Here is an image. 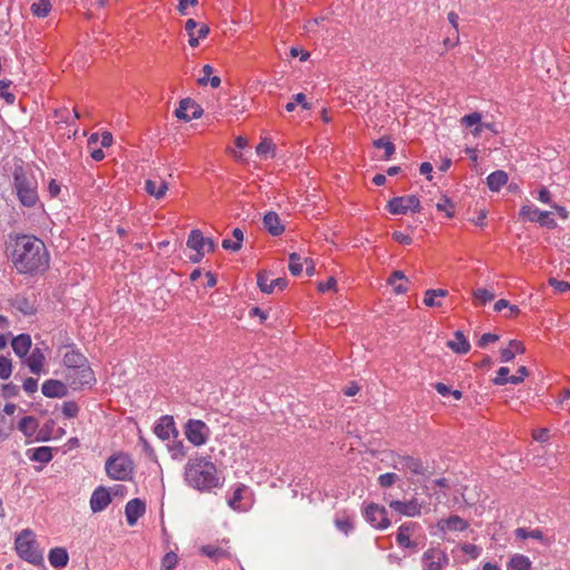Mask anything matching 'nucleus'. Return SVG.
Returning a JSON list of instances; mask_svg holds the SVG:
<instances>
[{
	"label": "nucleus",
	"mask_w": 570,
	"mask_h": 570,
	"mask_svg": "<svg viewBox=\"0 0 570 570\" xmlns=\"http://www.w3.org/2000/svg\"><path fill=\"white\" fill-rule=\"evenodd\" d=\"M18 428L26 436H32L38 429V421L33 416H24L20 420Z\"/></svg>",
	"instance_id": "obj_37"
},
{
	"label": "nucleus",
	"mask_w": 570,
	"mask_h": 570,
	"mask_svg": "<svg viewBox=\"0 0 570 570\" xmlns=\"http://www.w3.org/2000/svg\"><path fill=\"white\" fill-rule=\"evenodd\" d=\"M397 480H399L397 474L387 472V473L381 474L377 479V482L382 488H389V487H392Z\"/></svg>",
	"instance_id": "obj_49"
},
{
	"label": "nucleus",
	"mask_w": 570,
	"mask_h": 570,
	"mask_svg": "<svg viewBox=\"0 0 570 570\" xmlns=\"http://www.w3.org/2000/svg\"><path fill=\"white\" fill-rule=\"evenodd\" d=\"M548 283L556 289L558 293H566L570 291V284L566 281H559L554 277H550Z\"/></svg>",
	"instance_id": "obj_53"
},
{
	"label": "nucleus",
	"mask_w": 570,
	"mask_h": 570,
	"mask_svg": "<svg viewBox=\"0 0 570 570\" xmlns=\"http://www.w3.org/2000/svg\"><path fill=\"white\" fill-rule=\"evenodd\" d=\"M289 272L293 276H299L303 272V265L301 263V256L297 253H292L289 255Z\"/></svg>",
	"instance_id": "obj_42"
},
{
	"label": "nucleus",
	"mask_w": 570,
	"mask_h": 570,
	"mask_svg": "<svg viewBox=\"0 0 570 570\" xmlns=\"http://www.w3.org/2000/svg\"><path fill=\"white\" fill-rule=\"evenodd\" d=\"M508 174L499 169L487 177V185L491 191H499L508 183Z\"/></svg>",
	"instance_id": "obj_30"
},
{
	"label": "nucleus",
	"mask_w": 570,
	"mask_h": 570,
	"mask_svg": "<svg viewBox=\"0 0 570 570\" xmlns=\"http://www.w3.org/2000/svg\"><path fill=\"white\" fill-rule=\"evenodd\" d=\"M514 533L518 539L525 540L531 538L542 543H548L547 538L544 537L543 532L540 529L528 530L525 528H518L515 529Z\"/></svg>",
	"instance_id": "obj_33"
},
{
	"label": "nucleus",
	"mask_w": 570,
	"mask_h": 570,
	"mask_svg": "<svg viewBox=\"0 0 570 570\" xmlns=\"http://www.w3.org/2000/svg\"><path fill=\"white\" fill-rule=\"evenodd\" d=\"M30 10L35 16L45 18L51 10V2L50 0H38L31 4Z\"/></svg>",
	"instance_id": "obj_38"
},
{
	"label": "nucleus",
	"mask_w": 570,
	"mask_h": 570,
	"mask_svg": "<svg viewBox=\"0 0 570 570\" xmlns=\"http://www.w3.org/2000/svg\"><path fill=\"white\" fill-rule=\"evenodd\" d=\"M448 563L449 557L440 548H430L422 556L423 570H442Z\"/></svg>",
	"instance_id": "obj_10"
},
{
	"label": "nucleus",
	"mask_w": 570,
	"mask_h": 570,
	"mask_svg": "<svg viewBox=\"0 0 570 570\" xmlns=\"http://www.w3.org/2000/svg\"><path fill=\"white\" fill-rule=\"evenodd\" d=\"M461 550L464 553L469 554L472 559H476L481 553V549L478 546L472 544V543L461 544Z\"/></svg>",
	"instance_id": "obj_55"
},
{
	"label": "nucleus",
	"mask_w": 570,
	"mask_h": 570,
	"mask_svg": "<svg viewBox=\"0 0 570 570\" xmlns=\"http://www.w3.org/2000/svg\"><path fill=\"white\" fill-rule=\"evenodd\" d=\"M419 529L420 524L417 522L409 521L401 524L395 538L399 547L411 549L412 551H417L419 543L415 540H411V537Z\"/></svg>",
	"instance_id": "obj_11"
},
{
	"label": "nucleus",
	"mask_w": 570,
	"mask_h": 570,
	"mask_svg": "<svg viewBox=\"0 0 570 570\" xmlns=\"http://www.w3.org/2000/svg\"><path fill=\"white\" fill-rule=\"evenodd\" d=\"M335 525L340 531H342L345 534H348V532L353 529L352 520L348 517L336 518Z\"/></svg>",
	"instance_id": "obj_52"
},
{
	"label": "nucleus",
	"mask_w": 570,
	"mask_h": 570,
	"mask_svg": "<svg viewBox=\"0 0 570 570\" xmlns=\"http://www.w3.org/2000/svg\"><path fill=\"white\" fill-rule=\"evenodd\" d=\"M16 551L18 556L35 566H39L43 562V553L39 548L36 539V534L30 529L22 530L16 538L14 541Z\"/></svg>",
	"instance_id": "obj_4"
},
{
	"label": "nucleus",
	"mask_w": 570,
	"mask_h": 570,
	"mask_svg": "<svg viewBox=\"0 0 570 570\" xmlns=\"http://www.w3.org/2000/svg\"><path fill=\"white\" fill-rule=\"evenodd\" d=\"M384 501L387 502L392 511L400 515L414 518L421 514L422 503H420L416 498H412L407 501H401L390 499L387 495H385Z\"/></svg>",
	"instance_id": "obj_9"
},
{
	"label": "nucleus",
	"mask_w": 570,
	"mask_h": 570,
	"mask_svg": "<svg viewBox=\"0 0 570 570\" xmlns=\"http://www.w3.org/2000/svg\"><path fill=\"white\" fill-rule=\"evenodd\" d=\"M178 563V557L175 552H167L161 559L160 570H173Z\"/></svg>",
	"instance_id": "obj_44"
},
{
	"label": "nucleus",
	"mask_w": 570,
	"mask_h": 570,
	"mask_svg": "<svg viewBox=\"0 0 570 570\" xmlns=\"http://www.w3.org/2000/svg\"><path fill=\"white\" fill-rule=\"evenodd\" d=\"M198 23L194 19H188L185 23V30L189 36L188 43L190 47H197L199 45V39H204L209 33V27L207 24H200L197 35H195V27Z\"/></svg>",
	"instance_id": "obj_20"
},
{
	"label": "nucleus",
	"mask_w": 570,
	"mask_h": 570,
	"mask_svg": "<svg viewBox=\"0 0 570 570\" xmlns=\"http://www.w3.org/2000/svg\"><path fill=\"white\" fill-rule=\"evenodd\" d=\"M393 468L399 471H410L415 475H424L426 471V466H424L423 462L410 455H399L393 461Z\"/></svg>",
	"instance_id": "obj_13"
},
{
	"label": "nucleus",
	"mask_w": 570,
	"mask_h": 570,
	"mask_svg": "<svg viewBox=\"0 0 570 570\" xmlns=\"http://www.w3.org/2000/svg\"><path fill=\"white\" fill-rule=\"evenodd\" d=\"M537 223H539L542 227L551 229L557 227V223L553 218L550 217L549 212H541L540 218L537 220Z\"/></svg>",
	"instance_id": "obj_54"
},
{
	"label": "nucleus",
	"mask_w": 570,
	"mask_h": 570,
	"mask_svg": "<svg viewBox=\"0 0 570 570\" xmlns=\"http://www.w3.org/2000/svg\"><path fill=\"white\" fill-rule=\"evenodd\" d=\"M175 115L180 120L190 121L200 118L203 109L193 99L185 98L180 100L179 107L175 110Z\"/></svg>",
	"instance_id": "obj_14"
},
{
	"label": "nucleus",
	"mask_w": 570,
	"mask_h": 570,
	"mask_svg": "<svg viewBox=\"0 0 570 570\" xmlns=\"http://www.w3.org/2000/svg\"><path fill=\"white\" fill-rule=\"evenodd\" d=\"M540 213L541 210H539L537 207L523 205L519 212V216L522 220L537 223V220L540 218Z\"/></svg>",
	"instance_id": "obj_39"
},
{
	"label": "nucleus",
	"mask_w": 570,
	"mask_h": 570,
	"mask_svg": "<svg viewBox=\"0 0 570 570\" xmlns=\"http://www.w3.org/2000/svg\"><path fill=\"white\" fill-rule=\"evenodd\" d=\"M11 347L14 352V354L23 360V357H26L29 352L31 351V347H32V340H31V336L29 334H19L18 336L13 337L12 341H11Z\"/></svg>",
	"instance_id": "obj_23"
},
{
	"label": "nucleus",
	"mask_w": 570,
	"mask_h": 570,
	"mask_svg": "<svg viewBox=\"0 0 570 570\" xmlns=\"http://www.w3.org/2000/svg\"><path fill=\"white\" fill-rule=\"evenodd\" d=\"M154 433L161 440H168L170 435H177L174 417L170 415L161 416L154 428Z\"/></svg>",
	"instance_id": "obj_17"
},
{
	"label": "nucleus",
	"mask_w": 570,
	"mask_h": 570,
	"mask_svg": "<svg viewBox=\"0 0 570 570\" xmlns=\"http://www.w3.org/2000/svg\"><path fill=\"white\" fill-rule=\"evenodd\" d=\"M454 338L455 340L449 341L446 343L448 347L451 348L454 353L466 354L470 351L471 345L464 334L461 331H456L454 333Z\"/></svg>",
	"instance_id": "obj_28"
},
{
	"label": "nucleus",
	"mask_w": 570,
	"mask_h": 570,
	"mask_svg": "<svg viewBox=\"0 0 570 570\" xmlns=\"http://www.w3.org/2000/svg\"><path fill=\"white\" fill-rule=\"evenodd\" d=\"M525 347L522 342L512 340L509 342V346L507 348L501 350V361L502 362H511L515 353H523Z\"/></svg>",
	"instance_id": "obj_31"
},
{
	"label": "nucleus",
	"mask_w": 570,
	"mask_h": 570,
	"mask_svg": "<svg viewBox=\"0 0 570 570\" xmlns=\"http://www.w3.org/2000/svg\"><path fill=\"white\" fill-rule=\"evenodd\" d=\"M205 237L199 229H193L187 239V247L195 252H205Z\"/></svg>",
	"instance_id": "obj_32"
},
{
	"label": "nucleus",
	"mask_w": 570,
	"mask_h": 570,
	"mask_svg": "<svg viewBox=\"0 0 570 570\" xmlns=\"http://www.w3.org/2000/svg\"><path fill=\"white\" fill-rule=\"evenodd\" d=\"M173 458H183L186 455L185 446L181 441H177L171 446Z\"/></svg>",
	"instance_id": "obj_60"
},
{
	"label": "nucleus",
	"mask_w": 570,
	"mask_h": 570,
	"mask_svg": "<svg viewBox=\"0 0 570 570\" xmlns=\"http://www.w3.org/2000/svg\"><path fill=\"white\" fill-rule=\"evenodd\" d=\"M365 519L377 529H386L391 524L386 509L376 503H370L365 508Z\"/></svg>",
	"instance_id": "obj_12"
},
{
	"label": "nucleus",
	"mask_w": 570,
	"mask_h": 570,
	"mask_svg": "<svg viewBox=\"0 0 570 570\" xmlns=\"http://www.w3.org/2000/svg\"><path fill=\"white\" fill-rule=\"evenodd\" d=\"M499 340V336L497 334L492 333H484L480 340L478 341V346L484 348L490 343H494Z\"/></svg>",
	"instance_id": "obj_59"
},
{
	"label": "nucleus",
	"mask_w": 570,
	"mask_h": 570,
	"mask_svg": "<svg viewBox=\"0 0 570 570\" xmlns=\"http://www.w3.org/2000/svg\"><path fill=\"white\" fill-rule=\"evenodd\" d=\"M106 472L112 480L125 481L129 479L132 472V462L124 454L110 456L106 461Z\"/></svg>",
	"instance_id": "obj_5"
},
{
	"label": "nucleus",
	"mask_w": 570,
	"mask_h": 570,
	"mask_svg": "<svg viewBox=\"0 0 570 570\" xmlns=\"http://www.w3.org/2000/svg\"><path fill=\"white\" fill-rule=\"evenodd\" d=\"M264 228L273 236H278L285 230L278 215L275 212H267L263 217Z\"/></svg>",
	"instance_id": "obj_24"
},
{
	"label": "nucleus",
	"mask_w": 570,
	"mask_h": 570,
	"mask_svg": "<svg viewBox=\"0 0 570 570\" xmlns=\"http://www.w3.org/2000/svg\"><path fill=\"white\" fill-rule=\"evenodd\" d=\"M145 190L156 199H161L168 190V184L161 178L158 180L147 179L145 181Z\"/></svg>",
	"instance_id": "obj_25"
},
{
	"label": "nucleus",
	"mask_w": 570,
	"mask_h": 570,
	"mask_svg": "<svg viewBox=\"0 0 570 570\" xmlns=\"http://www.w3.org/2000/svg\"><path fill=\"white\" fill-rule=\"evenodd\" d=\"M12 363L6 356H0V379L7 380L11 376Z\"/></svg>",
	"instance_id": "obj_48"
},
{
	"label": "nucleus",
	"mask_w": 570,
	"mask_h": 570,
	"mask_svg": "<svg viewBox=\"0 0 570 570\" xmlns=\"http://www.w3.org/2000/svg\"><path fill=\"white\" fill-rule=\"evenodd\" d=\"M246 490V485L244 484H239L232 498L228 500V505L233 509V510H239V502L242 501L243 499V492Z\"/></svg>",
	"instance_id": "obj_45"
},
{
	"label": "nucleus",
	"mask_w": 570,
	"mask_h": 570,
	"mask_svg": "<svg viewBox=\"0 0 570 570\" xmlns=\"http://www.w3.org/2000/svg\"><path fill=\"white\" fill-rule=\"evenodd\" d=\"M336 287L335 277H330L326 282L318 284V291L324 293L330 289H334Z\"/></svg>",
	"instance_id": "obj_64"
},
{
	"label": "nucleus",
	"mask_w": 570,
	"mask_h": 570,
	"mask_svg": "<svg viewBox=\"0 0 570 570\" xmlns=\"http://www.w3.org/2000/svg\"><path fill=\"white\" fill-rule=\"evenodd\" d=\"M461 122L468 127H471L473 125H479L481 122V114L479 112H472V114H469V115H465L462 119H461Z\"/></svg>",
	"instance_id": "obj_56"
},
{
	"label": "nucleus",
	"mask_w": 570,
	"mask_h": 570,
	"mask_svg": "<svg viewBox=\"0 0 570 570\" xmlns=\"http://www.w3.org/2000/svg\"><path fill=\"white\" fill-rule=\"evenodd\" d=\"M22 389L27 394H33L38 390V380L33 377H27L23 381Z\"/></svg>",
	"instance_id": "obj_57"
},
{
	"label": "nucleus",
	"mask_w": 570,
	"mask_h": 570,
	"mask_svg": "<svg viewBox=\"0 0 570 570\" xmlns=\"http://www.w3.org/2000/svg\"><path fill=\"white\" fill-rule=\"evenodd\" d=\"M185 435L195 446L205 444L208 440L209 428L200 420H188L185 424Z\"/></svg>",
	"instance_id": "obj_7"
},
{
	"label": "nucleus",
	"mask_w": 570,
	"mask_h": 570,
	"mask_svg": "<svg viewBox=\"0 0 570 570\" xmlns=\"http://www.w3.org/2000/svg\"><path fill=\"white\" fill-rule=\"evenodd\" d=\"M453 207H454V205L448 196H443L441 198V200L436 204V209L439 212H445V214L449 218L454 216V213L452 210Z\"/></svg>",
	"instance_id": "obj_46"
},
{
	"label": "nucleus",
	"mask_w": 570,
	"mask_h": 570,
	"mask_svg": "<svg viewBox=\"0 0 570 570\" xmlns=\"http://www.w3.org/2000/svg\"><path fill=\"white\" fill-rule=\"evenodd\" d=\"M45 363L46 356L42 350L38 346L32 348L29 352V354L22 360V364L28 366L30 372L36 375H39L42 372Z\"/></svg>",
	"instance_id": "obj_15"
},
{
	"label": "nucleus",
	"mask_w": 570,
	"mask_h": 570,
	"mask_svg": "<svg viewBox=\"0 0 570 570\" xmlns=\"http://www.w3.org/2000/svg\"><path fill=\"white\" fill-rule=\"evenodd\" d=\"M203 73L204 76L198 79V83L200 86H207L210 75L213 73V67L210 65H205L203 67Z\"/></svg>",
	"instance_id": "obj_62"
},
{
	"label": "nucleus",
	"mask_w": 570,
	"mask_h": 570,
	"mask_svg": "<svg viewBox=\"0 0 570 570\" xmlns=\"http://www.w3.org/2000/svg\"><path fill=\"white\" fill-rule=\"evenodd\" d=\"M274 145L271 140L264 139L256 147V153L261 157H267L268 154H273Z\"/></svg>",
	"instance_id": "obj_50"
},
{
	"label": "nucleus",
	"mask_w": 570,
	"mask_h": 570,
	"mask_svg": "<svg viewBox=\"0 0 570 570\" xmlns=\"http://www.w3.org/2000/svg\"><path fill=\"white\" fill-rule=\"evenodd\" d=\"M11 305H12V307H14L17 311H19L20 313H22L26 316H30L36 313V307H35L33 303L24 295H20V294L16 295L11 299Z\"/></svg>",
	"instance_id": "obj_29"
},
{
	"label": "nucleus",
	"mask_w": 570,
	"mask_h": 570,
	"mask_svg": "<svg viewBox=\"0 0 570 570\" xmlns=\"http://www.w3.org/2000/svg\"><path fill=\"white\" fill-rule=\"evenodd\" d=\"M62 414L68 419H73L79 413V406L73 401H67L62 404Z\"/></svg>",
	"instance_id": "obj_47"
},
{
	"label": "nucleus",
	"mask_w": 570,
	"mask_h": 570,
	"mask_svg": "<svg viewBox=\"0 0 570 570\" xmlns=\"http://www.w3.org/2000/svg\"><path fill=\"white\" fill-rule=\"evenodd\" d=\"M41 392L47 397H63L68 393L66 384L59 380H47L41 386Z\"/></svg>",
	"instance_id": "obj_21"
},
{
	"label": "nucleus",
	"mask_w": 570,
	"mask_h": 570,
	"mask_svg": "<svg viewBox=\"0 0 570 570\" xmlns=\"http://www.w3.org/2000/svg\"><path fill=\"white\" fill-rule=\"evenodd\" d=\"M63 364L68 370L82 368L89 366L87 358L78 351H69L63 355Z\"/></svg>",
	"instance_id": "obj_26"
},
{
	"label": "nucleus",
	"mask_w": 570,
	"mask_h": 570,
	"mask_svg": "<svg viewBox=\"0 0 570 570\" xmlns=\"http://www.w3.org/2000/svg\"><path fill=\"white\" fill-rule=\"evenodd\" d=\"M531 569V561L528 557L523 554H514L509 563H508V570H530Z\"/></svg>",
	"instance_id": "obj_36"
},
{
	"label": "nucleus",
	"mask_w": 570,
	"mask_h": 570,
	"mask_svg": "<svg viewBox=\"0 0 570 570\" xmlns=\"http://www.w3.org/2000/svg\"><path fill=\"white\" fill-rule=\"evenodd\" d=\"M257 285L263 293L271 294L273 293V284H271L268 279V274L265 271H262L257 274Z\"/></svg>",
	"instance_id": "obj_43"
},
{
	"label": "nucleus",
	"mask_w": 570,
	"mask_h": 570,
	"mask_svg": "<svg viewBox=\"0 0 570 570\" xmlns=\"http://www.w3.org/2000/svg\"><path fill=\"white\" fill-rule=\"evenodd\" d=\"M146 512V504L140 499H132L125 507L126 520L129 525H135L140 517Z\"/></svg>",
	"instance_id": "obj_18"
},
{
	"label": "nucleus",
	"mask_w": 570,
	"mask_h": 570,
	"mask_svg": "<svg viewBox=\"0 0 570 570\" xmlns=\"http://www.w3.org/2000/svg\"><path fill=\"white\" fill-rule=\"evenodd\" d=\"M200 551L204 556H206L215 561L227 556V552L224 549H222L219 547L212 546V544L203 546L200 548Z\"/></svg>",
	"instance_id": "obj_40"
},
{
	"label": "nucleus",
	"mask_w": 570,
	"mask_h": 570,
	"mask_svg": "<svg viewBox=\"0 0 570 570\" xmlns=\"http://www.w3.org/2000/svg\"><path fill=\"white\" fill-rule=\"evenodd\" d=\"M421 208L420 199L415 195L394 197L387 204V209L393 215H403L409 210L420 213Z\"/></svg>",
	"instance_id": "obj_6"
},
{
	"label": "nucleus",
	"mask_w": 570,
	"mask_h": 570,
	"mask_svg": "<svg viewBox=\"0 0 570 570\" xmlns=\"http://www.w3.org/2000/svg\"><path fill=\"white\" fill-rule=\"evenodd\" d=\"M197 3H198V0H179V3H178V11H179L183 16H185V14H187V11H186V10H187V8H188L189 6L195 7V6H197Z\"/></svg>",
	"instance_id": "obj_63"
},
{
	"label": "nucleus",
	"mask_w": 570,
	"mask_h": 570,
	"mask_svg": "<svg viewBox=\"0 0 570 570\" xmlns=\"http://www.w3.org/2000/svg\"><path fill=\"white\" fill-rule=\"evenodd\" d=\"M10 258L20 274H37L49 266V254L45 243L36 236H17Z\"/></svg>",
	"instance_id": "obj_1"
},
{
	"label": "nucleus",
	"mask_w": 570,
	"mask_h": 570,
	"mask_svg": "<svg viewBox=\"0 0 570 570\" xmlns=\"http://www.w3.org/2000/svg\"><path fill=\"white\" fill-rule=\"evenodd\" d=\"M393 239L400 244H403V245H410L412 244L413 239L411 236L409 235H405L401 232H394L393 235H392Z\"/></svg>",
	"instance_id": "obj_61"
},
{
	"label": "nucleus",
	"mask_w": 570,
	"mask_h": 570,
	"mask_svg": "<svg viewBox=\"0 0 570 570\" xmlns=\"http://www.w3.org/2000/svg\"><path fill=\"white\" fill-rule=\"evenodd\" d=\"M373 145L377 149L384 150L383 160H389L395 154V146L389 137H381L373 141Z\"/></svg>",
	"instance_id": "obj_34"
},
{
	"label": "nucleus",
	"mask_w": 570,
	"mask_h": 570,
	"mask_svg": "<svg viewBox=\"0 0 570 570\" xmlns=\"http://www.w3.org/2000/svg\"><path fill=\"white\" fill-rule=\"evenodd\" d=\"M48 559L53 568L61 569L68 564L69 556L65 548L57 547L49 551Z\"/></svg>",
	"instance_id": "obj_27"
},
{
	"label": "nucleus",
	"mask_w": 570,
	"mask_h": 570,
	"mask_svg": "<svg viewBox=\"0 0 570 570\" xmlns=\"http://www.w3.org/2000/svg\"><path fill=\"white\" fill-rule=\"evenodd\" d=\"M434 292H426L424 293L423 303L429 307H440L442 306L441 301L438 299L436 296H433Z\"/></svg>",
	"instance_id": "obj_58"
},
{
	"label": "nucleus",
	"mask_w": 570,
	"mask_h": 570,
	"mask_svg": "<svg viewBox=\"0 0 570 570\" xmlns=\"http://www.w3.org/2000/svg\"><path fill=\"white\" fill-rule=\"evenodd\" d=\"M111 502V497L107 488L98 487L91 494L90 509L97 513L105 510Z\"/></svg>",
	"instance_id": "obj_19"
},
{
	"label": "nucleus",
	"mask_w": 570,
	"mask_h": 570,
	"mask_svg": "<svg viewBox=\"0 0 570 570\" xmlns=\"http://www.w3.org/2000/svg\"><path fill=\"white\" fill-rule=\"evenodd\" d=\"M13 184L21 205L33 207L39 202L37 181L33 176L28 175L22 166H16L13 170Z\"/></svg>",
	"instance_id": "obj_3"
},
{
	"label": "nucleus",
	"mask_w": 570,
	"mask_h": 570,
	"mask_svg": "<svg viewBox=\"0 0 570 570\" xmlns=\"http://www.w3.org/2000/svg\"><path fill=\"white\" fill-rule=\"evenodd\" d=\"M20 389L13 383H7L2 385L1 395L4 399H11L19 395Z\"/></svg>",
	"instance_id": "obj_51"
},
{
	"label": "nucleus",
	"mask_w": 570,
	"mask_h": 570,
	"mask_svg": "<svg viewBox=\"0 0 570 570\" xmlns=\"http://www.w3.org/2000/svg\"><path fill=\"white\" fill-rule=\"evenodd\" d=\"M28 452H31L29 450ZM30 460L40 462V463H48L52 459V450L49 446H40L32 450V454L29 455Z\"/></svg>",
	"instance_id": "obj_35"
},
{
	"label": "nucleus",
	"mask_w": 570,
	"mask_h": 570,
	"mask_svg": "<svg viewBox=\"0 0 570 570\" xmlns=\"http://www.w3.org/2000/svg\"><path fill=\"white\" fill-rule=\"evenodd\" d=\"M185 480L191 488L199 491H210L220 487L216 465L205 458H197L187 462Z\"/></svg>",
	"instance_id": "obj_2"
},
{
	"label": "nucleus",
	"mask_w": 570,
	"mask_h": 570,
	"mask_svg": "<svg viewBox=\"0 0 570 570\" xmlns=\"http://www.w3.org/2000/svg\"><path fill=\"white\" fill-rule=\"evenodd\" d=\"M66 381L73 390L82 389L87 385H91L96 379L94 371L90 366H85L82 368L68 370L66 372Z\"/></svg>",
	"instance_id": "obj_8"
},
{
	"label": "nucleus",
	"mask_w": 570,
	"mask_h": 570,
	"mask_svg": "<svg viewBox=\"0 0 570 570\" xmlns=\"http://www.w3.org/2000/svg\"><path fill=\"white\" fill-rule=\"evenodd\" d=\"M509 373L510 370L508 367H500L499 371L497 372V377L493 380V383L495 385H503L507 383L519 384L529 374L528 368L525 366H520L518 368V373H520V376H511L509 375Z\"/></svg>",
	"instance_id": "obj_16"
},
{
	"label": "nucleus",
	"mask_w": 570,
	"mask_h": 570,
	"mask_svg": "<svg viewBox=\"0 0 570 570\" xmlns=\"http://www.w3.org/2000/svg\"><path fill=\"white\" fill-rule=\"evenodd\" d=\"M436 525L442 532L464 531L469 528V522L461 517L453 514L446 519L439 520Z\"/></svg>",
	"instance_id": "obj_22"
},
{
	"label": "nucleus",
	"mask_w": 570,
	"mask_h": 570,
	"mask_svg": "<svg viewBox=\"0 0 570 570\" xmlns=\"http://www.w3.org/2000/svg\"><path fill=\"white\" fill-rule=\"evenodd\" d=\"M474 303L478 305H484L494 298V294L485 288H478L473 293Z\"/></svg>",
	"instance_id": "obj_41"
}]
</instances>
